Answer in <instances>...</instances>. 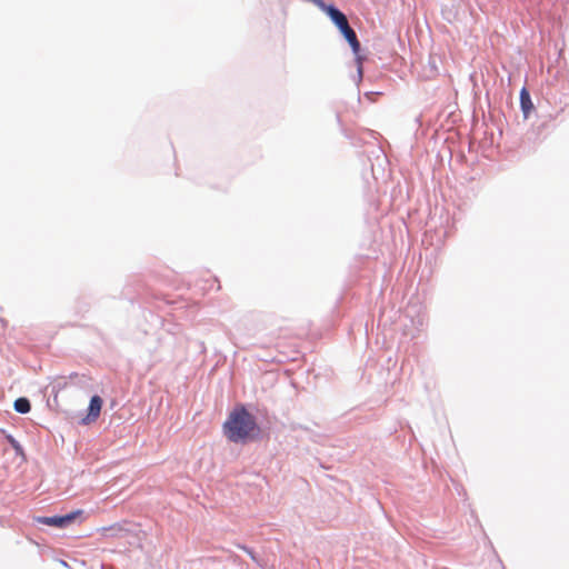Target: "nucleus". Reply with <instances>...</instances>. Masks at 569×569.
<instances>
[{
    "label": "nucleus",
    "mask_w": 569,
    "mask_h": 569,
    "mask_svg": "<svg viewBox=\"0 0 569 569\" xmlns=\"http://www.w3.org/2000/svg\"><path fill=\"white\" fill-rule=\"evenodd\" d=\"M223 432L231 442L246 443L258 438L260 428L256 418L243 406H237L224 421Z\"/></svg>",
    "instance_id": "f257e3e1"
},
{
    "label": "nucleus",
    "mask_w": 569,
    "mask_h": 569,
    "mask_svg": "<svg viewBox=\"0 0 569 569\" xmlns=\"http://www.w3.org/2000/svg\"><path fill=\"white\" fill-rule=\"evenodd\" d=\"M81 510L72 511L64 516H52V517H37L36 521L46 526L64 528L72 523L80 515Z\"/></svg>",
    "instance_id": "f03ea898"
},
{
    "label": "nucleus",
    "mask_w": 569,
    "mask_h": 569,
    "mask_svg": "<svg viewBox=\"0 0 569 569\" xmlns=\"http://www.w3.org/2000/svg\"><path fill=\"white\" fill-rule=\"evenodd\" d=\"M340 31L349 42L352 51L357 54L360 51V43L353 29L348 23Z\"/></svg>",
    "instance_id": "7ed1b4c3"
},
{
    "label": "nucleus",
    "mask_w": 569,
    "mask_h": 569,
    "mask_svg": "<svg viewBox=\"0 0 569 569\" xmlns=\"http://www.w3.org/2000/svg\"><path fill=\"white\" fill-rule=\"evenodd\" d=\"M102 408V399L99 396H93L89 403V411L87 416V421H94L100 415Z\"/></svg>",
    "instance_id": "20e7f679"
},
{
    "label": "nucleus",
    "mask_w": 569,
    "mask_h": 569,
    "mask_svg": "<svg viewBox=\"0 0 569 569\" xmlns=\"http://www.w3.org/2000/svg\"><path fill=\"white\" fill-rule=\"evenodd\" d=\"M326 11L331 18V20L335 22V24L339 28V30H341L342 27L348 24L347 17L333 6H328L326 8Z\"/></svg>",
    "instance_id": "39448f33"
},
{
    "label": "nucleus",
    "mask_w": 569,
    "mask_h": 569,
    "mask_svg": "<svg viewBox=\"0 0 569 569\" xmlns=\"http://www.w3.org/2000/svg\"><path fill=\"white\" fill-rule=\"evenodd\" d=\"M520 102L523 113L527 116L533 106L530 99V94L525 88L520 92Z\"/></svg>",
    "instance_id": "423d86ee"
},
{
    "label": "nucleus",
    "mask_w": 569,
    "mask_h": 569,
    "mask_svg": "<svg viewBox=\"0 0 569 569\" xmlns=\"http://www.w3.org/2000/svg\"><path fill=\"white\" fill-rule=\"evenodd\" d=\"M14 409L20 413H27L31 409L30 401L27 398H18L14 401Z\"/></svg>",
    "instance_id": "0eeeda50"
},
{
    "label": "nucleus",
    "mask_w": 569,
    "mask_h": 569,
    "mask_svg": "<svg viewBox=\"0 0 569 569\" xmlns=\"http://www.w3.org/2000/svg\"><path fill=\"white\" fill-rule=\"evenodd\" d=\"M242 549H243L244 551H247V552H248V555L250 556V558H252L253 560L256 559V558H254V555H253V552H252L251 550H249V549H248V548H246V547H242Z\"/></svg>",
    "instance_id": "6e6552de"
}]
</instances>
